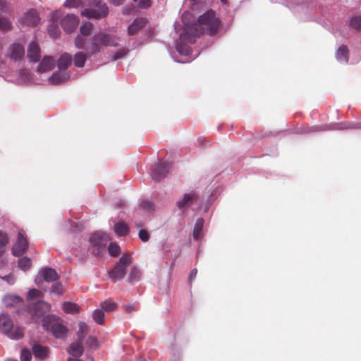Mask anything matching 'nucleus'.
<instances>
[{
    "instance_id": "nucleus-7",
    "label": "nucleus",
    "mask_w": 361,
    "mask_h": 361,
    "mask_svg": "<svg viewBox=\"0 0 361 361\" xmlns=\"http://www.w3.org/2000/svg\"><path fill=\"white\" fill-rule=\"evenodd\" d=\"M199 199L198 194L195 191L185 193L182 200L177 202L178 208L185 212L189 207L197 203Z\"/></svg>"
},
{
    "instance_id": "nucleus-14",
    "label": "nucleus",
    "mask_w": 361,
    "mask_h": 361,
    "mask_svg": "<svg viewBox=\"0 0 361 361\" xmlns=\"http://www.w3.org/2000/svg\"><path fill=\"white\" fill-rule=\"evenodd\" d=\"M27 57L29 58L30 61L37 62L39 61L41 55H40V49L37 43L35 42H32L27 48Z\"/></svg>"
},
{
    "instance_id": "nucleus-44",
    "label": "nucleus",
    "mask_w": 361,
    "mask_h": 361,
    "mask_svg": "<svg viewBox=\"0 0 361 361\" xmlns=\"http://www.w3.org/2000/svg\"><path fill=\"white\" fill-rule=\"evenodd\" d=\"M140 8H147L151 6V0H133Z\"/></svg>"
},
{
    "instance_id": "nucleus-55",
    "label": "nucleus",
    "mask_w": 361,
    "mask_h": 361,
    "mask_svg": "<svg viewBox=\"0 0 361 361\" xmlns=\"http://www.w3.org/2000/svg\"><path fill=\"white\" fill-rule=\"evenodd\" d=\"M8 299H12L14 302L19 301V300H20V298L17 297V296L8 297Z\"/></svg>"
},
{
    "instance_id": "nucleus-46",
    "label": "nucleus",
    "mask_w": 361,
    "mask_h": 361,
    "mask_svg": "<svg viewBox=\"0 0 361 361\" xmlns=\"http://www.w3.org/2000/svg\"><path fill=\"white\" fill-rule=\"evenodd\" d=\"M123 310L127 313H132L133 312L137 311L139 309V305L135 304H128L123 306Z\"/></svg>"
},
{
    "instance_id": "nucleus-11",
    "label": "nucleus",
    "mask_w": 361,
    "mask_h": 361,
    "mask_svg": "<svg viewBox=\"0 0 361 361\" xmlns=\"http://www.w3.org/2000/svg\"><path fill=\"white\" fill-rule=\"evenodd\" d=\"M9 57L16 61L23 58L25 55L24 47L18 43H14L9 47Z\"/></svg>"
},
{
    "instance_id": "nucleus-33",
    "label": "nucleus",
    "mask_w": 361,
    "mask_h": 361,
    "mask_svg": "<svg viewBox=\"0 0 361 361\" xmlns=\"http://www.w3.org/2000/svg\"><path fill=\"white\" fill-rule=\"evenodd\" d=\"M323 130L322 128L318 127V126H304L300 127L298 129V133L300 134H307V133H312L314 132L319 131Z\"/></svg>"
},
{
    "instance_id": "nucleus-21",
    "label": "nucleus",
    "mask_w": 361,
    "mask_h": 361,
    "mask_svg": "<svg viewBox=\"0 0 361 361\" xmlns=\"http://www.w3.org/2000/svg\"><path fill=\"white\" fill-rule=\"evenodd\" d=\"M83 351L84 348L82 343L79 342L78 340L76 343H72L68 349V353L75 357H80L82 355Z\"/></svg>"
},
{
    "instance_id": "nucleus-54",
    "label": "nucleus",
    "mask_w": 361,
    "mask_h": 361,
    "mask_svg": "<svg viewBox=\"0 0 361 361\" xmlns=\"http://www.w3.org/2000/svg\"><path fill=\"white\" fill-rule=\"evenodd\" d=\"M197 269H193L190 274V280L192 281L194 278H195L196 275H197Z\"/></svg>"
},
{
    "instance_id": "nucleus-10",
    "label": "nucleus",
    "mask_w": 361,
    "mask_h": 361,
    "mask_svg": "<svg viewBox=\"0 0 361 361\" xmlns=\"http://www.w3.org/2000/svg\"><path fill=\"white\" fill-rule=\"evenodd\" d=\"M79 18L74 15H67L61 21V26L65 32H72L78 27Z\"/></svg>"
},
{
    "instance_id": "nucleus-17",
    "label": "nucleus",
    "mask_w": 361,
    "mask_h": 361,
    "mask_svg": "<svg viewBox=\"0 0 361 361\" xmlns=\"http://www.w3.org/2000/svg\"><path fill=\"white\" fill-rule=\"evenodd\" d=\"M50 305L44 301H38L34 305L33 316L39 318L44 315V313L49 312Z\"/></svg>"
},
{
    "instance_id": "nucleus-3",
    "label": "nucleus",
    "mask_w": 361,
    "mask_h": 361,
    "mask_svg": "<svg viewBox=\"0 0 361 361\" xmlns=\"http://www.w3.org/2000/svg\"><path fill=\"white\" fill-rule=\"evenodd\" d=\"M133 263V258L129 253H124L119 260L114 264L113 268L109 271V278L116 282L123 279L126 274L127 268Z\"/></svg>"
},
{
    "instance_id": "nucleus-30",
    "label": "nucleus",
    "mask_w": 361,
    "mask_h": 361,
    "mask_svg": "<svg viewBox=\"0 0 361 361\" xmlns=\"http://www.w3.org/2000/svg\"><path fill=\"white\" fill-rule=\"evenodd\" d=\"M87 331H88L87 325L83 322H80L78 324V331L77 333L78 340L79 341V342L82 343L84 338H85V334Z\"/></svg>"
},
{
    "instance_id": "nucleus-60",
    "label": "nucleus",
    "mask_w": 361,
    "mask_h": 361,
    "mask_svg": "<svg viewBox=\"0 0 361 361\" xmlns=\"http://www.w3.org/2000/svg\"><path fill=\"white\" fill-rule=\"evenodd\" d=\"M26 71L25 70H22L21 71V73H23L24 72H25Z\"/></svg>"
},
{
    "instance_id": "nucleus-19",
    "label": "nucleus",
    "mask_w": 361,
    "mask_h": 361,
    "mask_svg": "<svg viewBox=\"0 0 361 361\" xmlns=\"http://www.w3.org/2000/svg\"><path fill=\"white\" fill-rule=\"evenodd\" d=\"M44 280L47 282H53L59 279V275L55 269L50 267H45L40 271Z\"/></svg>"
},
{
    "instance_id": "nucleus-5",
    "label": "nucleus",
    "mask_w": 361,
    "mask_h": 361,
    "mask_svg": "<svg viewBox=\"0 0 361 361\" xmlns=\"http://www.w3.org/2000/svg\"><path fill=\"white\" fill-rule=\"evenodd\" d=\"M109 237L106 233H94L90 238L92 246V252L95 255H99L106 247Z\"/></svg>"
},
{
    "instance_id": "nucleus-24",
    "label": "nucleus",
    "mask_w": 361,
    "mask_h": 361,
    "mask_svg": "<svg viewBox=\"0 0 361 361\" xmlns=\"http://www.w3.org/2000/svg\"><path fill=\"white\" fill-rule=\"evenodd\" d=\"M90 52V51H88ZM87 56H89V53L87 54L83 52H77L73 59L74 64L75 66L78 68H82L85 66V61L87 60Z\"/></svg>"
},
{
    "instance_id": "nucleus-52",
    "label": "nucleus",
    "mask_w": 361,
    "mask_h": 361,
    "mask_svg": "<svg viewBox=\"0 0 361 361\" xmlns=\"http://www.w3.org/2000/svg\"><path fill=\"white\" fill-rule=\"evenodd\" d=\"M2 279L6 281L9 284H13L15 282V277L13 275L5 276Z\"/></svg>"
},
{
    "instance_id": "nucleus-27",
    "label": "nucleus",
    "mask_w": 361,
    "mask_h": 361,
    "mask_svg": "<svg viewBox=\"0 0 361 361\" xmlns=\"http://www.w3.org/2000/svg\"><path fill=\"white\" fill-rule=\"evenodd\" d=\"M100 307L103 310H104L107 312H111L117 309L118 305L116 302L109 299V300H106L100 303Z\"/></svg>"
},
{
    "instance_id": "nucleus-15",
    "label": "nucleus",
    "mask_w": 361,
    "mask_h": 361,
    "mask_svg": "<svg viewBox=\"0 0 361 361\" xmlns=\"http://www.w3.org/2000/svg\"><path fill=\"white\" fill-rule=\"evenodd\" d=\"M51 331L56 338H65L68 333L67 328L59 322L54 323L51 326Z\"/></svg>"
},
{
    "instance_id": "nucleus-59",
    "label": "nucleus",
    "mask_w": 361,
    "mask_h": 361,
    "mask_svg": "<svg viewBox=\"0 0 361 361\" xmlns=\"http://www.w3.org/2000/svg\"><path fill=\"white\" fill-rule=\"evenodd\" d=\"M5 361H18L16 360H13V359H7Z\"/></svg>"
},
{
    "instance_id": "nucleus-48",
    "label": "nucleus",
    "mask_w": 361,
    "mask_h": 361,
    "mask_svg": "<svg viewBox=\"0 0 361 361\" xmlns=\"http://www.w3.org/2000/svg\"><path fill=\"white\" fill-rule=\"evenodd\" d=\"M86 343L90 348H97V339L94 336H89L86 341Z\"/></svg>"
},
{
    "instance_id": "nucleus-37",
    "label": "nucleus",
    "mask_w": 361,
    "mask_h": 361,
    "mask_svg": "<svg viewBox=\"0 0 361 361\" xmlns=\"http://www.w3.org/2000/svg\"><path fill=\"white\" fill-rule=\"evenodd\" d=\"M48 31L52 38H57L60 35L59 27L55 23H52L49 26Z\"/></svg>"
},
{
    "instance_id": "nucleus-50",
    "label": "nucleus",
    "mask_w": 361,
    "mask_h": 361,
    "mask_svg": "<svg viewBox=\"0 0 361 361\" xmlns=\"http://www.w3.org/2000/svg\"><path fill=\"white\" fill-rule=\"evenodd\" d=\"M126 54V51L124 49H121L117 51L113 56L112 60L116 61L118 59L123 58Z\"/></svg>"
},
{
    "instance_id": "nucleus-41",
    "label": "nucleus",
    "mask_w": 361,
    "mask_h": 361,
    "mask_svg": "<svg viewBox=\"0 0 361 361\" xmlns=\"http://www.w3.org/2000/svg\"><path fill=\"white\" fill-rule=\"evenodd\" d=\"M32 358V353L27 348H23L21 351L20 359L21 361H30Z\"/></svg>"
},
{
    "instance_id": "nucleus-43",
    "label": "nucleus",
    "mask_w": 361,
    "mask_h": 361,
    "mask_svg": "<svg viewBox=\"0 0 361 361\" xmlns=\"http://www.w3.org/2000/svg\"><path fill=\"white\" fill-rule=\"evenodd\" d=\"M141 207L146 212H152L154 210V204L151 201H145L142 203Z\"/></svg>"
},
{
    "instance_id": "nucleus-42",
    "label": "nucleus",
    "mask_w": 361,
    "mask_h": 361,
    "mask_svg": "<svg viewBox=\"0 0 361 361\" xmlns=\"http://www.w3.org/2000/svg\"><path fill=\"white\" fill-rule=\"evenodd\" d=\"M51 292L57 295H61L63 292V288L61 283H56L51 286Z\"/></svg>"
},
{
    "instance_id": "nucleus-6",
    "label": "nucleus",
    "mask_w": 361,
    "mask_h": 361,
    "mask_svg": "<svg viewBox=\"0 0 361 361\" xmlns=\"http://www.w3.org/2000/svg\"><path fill=\"white\" fill-rule=\"evenodd\" d=\"M109 13V8L105 3L99 2L95 8H87L81 12L82 16L87 18L99 19Z\"/></svg>"
},
{
    "instance_id": "nucleus-57",
    "label": "nucleus",
    "mask_w": 361,
    "mask_h": 361,
    "mask_svg": "<svg viewBox=\"0 0 361 361\" xmlns=\"http://www.w3.org/2000/svg\"><path fill=\"white\" fill-rule=\"evenodd\" d=\"M221 3L224 5L228 4V0H221Z\"/></svg>"
},
{
    "instance_id": "nucleus-58",
    "label": "nucleus",
    "mask_w": 361,
    "mask_h": 361,
    "mask_svg": "<svg viewBox=\"0 0 361 361\" xmlns=\"http://www.w3.org/2000/svg\"><path fill=\"white\" fill-rule=\"evenodd\" d=\"M56 14H57V13H54V14L53 15V18H54V20H57V19L56 18Z\"/></svg>"
},
{
    "instance_id": "nucleus-18",
    "label": "nucleus",
    "mask_w": 361,
    "mask_h": 361,
    "mask_svg": "<svg viewBox=\"0 0 361 361\" xmlns=\"http://www.w3.org/2000/svg\"><path fill=\"white\" fill-rule=\"evenodd\" d=\"M32 350L35 358L39 360H44L49 355V348L39 344H35L32 348Z\"/></svg>"
},
{
    "instance_id": "nucleus-29",
    "label": "nucleus",
    "mask_w": 361,
    "mask_h": 361,
    "mask_svg": "<svg viewBox=\"0 0 361 361\" xmlns=\"http://www.w3.org/2000/svg\"><path fill=\"white\" fill-rule=\"evenodd\" d=\"M63 309L66 313L75 314L80 311L79 306L75 303L66 302L63 305Z\"/></svg>"
},
{
    "instance_id": "nucleus-39",
    "label": "nucleus",
    "mask_w": 361,
    "mask_h": 361,
    "mask_svg": "<svg viewBox=\"0 0 361 361\" xmlns=\"http://www.w3.org/2000/svg\"><path fill=\"white\" fill-rule=\"evenodd\" d=\"M12 27L11 21L5 18H0V29L3 30H9Z\"/></svg>"
},
{
    "instance_id": "nucleus-20",
    "label": "nucleus",
    "mask_w": 361,
    "mask_h": 361,
    "mask_svg": "<svg viewBox=\"0 0 361 361\" xmlns=\"http://www.w3.org/2000/svg\"><path fill=\"white\" fill-rule=\"evenodd\" d=\"M70 75L65 71L60 70L53 73L49 80L52 84L56 85L62 82L67 81Z\"/></svg>"
},
{
    "instance_id": "nucleus-22",
    "label": "nucleus",
    "mask_w": 361,
    "mask_h": 361,
    "mask_svg": "<svg viewBox=\"0 0 361 361\" xmlns=\"http://www.w3.org/2000/svg\"><path fill=\"white\" fill-rule=\"evenodd\" d=\"M71 62L72 57L71 54L68 53L62 54L58 61V66L59 70L66 71L68 67L71 64Z\"/></svg>"
},
{
    "instance_id": "nucleus-45",
    "label": "nucleus",
    "mask_w": 361,
    "mask_h": 361,
    "mask_svg": "<svg viewBox=\"0 0 361 361\" xmlns=\"http://www.w3.org/2000/svg\"><path fill=\"white\" fill-rule=\"evenodd\" d=\"M361 128V126H360L359 125H353L352 123H341L339 124H338V127L336 128V129H339V130H341V129H350V128Z\"/></svg>"
},
{
    "instance_id": "nucleus-1",
    "label": "nucleus",
    "mask_w": 361,
    "mask_h": 361,
    "mask_svg": "<svg viewBox=\"0 0 361 361\" xmlns=\"http://www.w3.org/2000/svg\"><path fill=\"white\" fill-rule=\"evenodd\" d=\"M220 20L216 16L215 12L209 10L199 17L197 23L192 27V30L196 35L205 32L209 35H214L217 32Z\"/></svg>"
},
{
    "instance_id": "nucleus-23",
    "label": "nucleus",
    "mask_w": 361,
    "mask_h": 361,
    "mask_svg": "<svg viewBox=\"0 0 361 361\" xmlns=\"http://www.w3.org/2000/svg\"><path fill=\"white\" fill-rule=\"evenodd\" d=\"M336 58L340 62L347 63L348 61V49L345 45H341L336 52Z\"/></svg>"
},
{
    "instance_id": "nucleus-16",
    "label": "nucleus",
    "mask_w": 361,
    "mask_h": 361,
    "mask_svg": "<svg viewBox=\"0 0 361 361\" xmlns=\"http://www.w3.org/2000/svg\"><path fill=\"white\" fill-rule=\"evenodd\" d=\"M55 66V61L51 56H44L39 63L37 71L44 73L51 71Z\"/></svg>"
},
{
    "instance_id": "nucleus-36",
    "label": "nucleus",
    "mask_w": 361,
    "mask_h": 361,
    "mask_svg": "<svg viewBox=\"0 0 361 361\" xmlns=\"http://www.w3.org/2000/svg\"><path fill=\"white\" fill-rule=\"evenodd\" d=\"M109 253L112 257H116L121 252V247L115 243H111L108 247Z\"/></svg>"
},
{
    "instance_id": "nucleus-49",
    "label": "nucleus",
    "mask_w": 361,
    "mask_h": 361,
    "mask_svg": "<svg viewBox=\"0 0 361 361\" xmlns=\"http://www.w3.org/2000/svg\"><path fill=\"white\" fill-rule=\"evenodd\" d=\"M85 42V39L81 36H78L75 39V45L78 49L83 48Z\"/></svg>"
},
{
    "instance_id": "nucleus-51",
    "label": "nucleus",
    "mask_w": 361,
    "mask_h": 361,
    "mask_svg": "<svg viewBox=\"0 0 361 361\" xmlns=\"http://www.w3.org/2000/svg\"><path fill=\"white\" fill-rule=\"evenodd\" d=\"M139 238L143 242H147L149 240V233L146 230L141 229L139 232Z\"/></svg>"
},
{
    "instance_id": "nucleus-12",
    "label": "nucleus",
    "mask_w": 361,
    "mask_h": 361,
    "mask_svg": "<svg viewBox=\"0 0 361 361\" xmlns=\"http://www.w3.org/2000/svg\"><path fill=\"white\" fill-rule=\"evenodd\" d=\"M39 22V17L36 10L31 9L26 13L21 20V23L27 26L37 25Z\"/></svg>"
},
{
    "instance_id": "nucleus-25",
    "label": "nucleus",
    "mask_w": 361,
    "mask_h": 361,
    "mask_svg": "<svg viewBox=\"0 0 361 361\" xmlns=\"http://www.w3.org/2000/svg\"><path fill=\"white\" fill-rule=\"evenodd\" d=\"M141 279V271H140V269L136 267H133L130 272H129V274H128V283H136L137 281H139Z\"/></svg>"
},
{
    "instance_id": "nucleus-47",
    "label": "nucleus",
    "mask_w": 361,
    "mask_h": 361,
    "mask_svg": "<svg viewBox=\"0 0 361 361\" xmlns=\"http://www.w3.org/2000/svg\"><path fill=\"white\" fill-rule=\"evenodd\" d=\"M81 4V0H66L64 6L68 8L78 7Z\"/></svg>"
},
{
    "instance_id": "nucleus-34",
    "label": "nucleus",
    "mask_w": 361,
    "mask_h": 361,
    "mask_svg": "<svg viewBox=\"0 0 361 361\" xmlns=\"http://www.w3.org/2000/svg\"><path fill=\"white\" fill-rule=\"evenodd\" d=\"M93 25L90 22H85L80 27V33L84 36H87L90 34Z\"/></svg>"
},
{
    "instance_id": "nucleus-4",
    "label": "nucleus",
    "mask_w": 361,
    "mask_h": 361,
    "mask_svg": "<svg viewBox=\"0 0 361 361\" xmlns=\"http://www.w3.org/2000/svg\"><path fill=\"white\" fill-rule=\"evenodd\" d=\"M0 331L14 340L21 339L24 336L23 328L14 327L11 317L4 314L0 315Z\"/></svg>"
},
{
    "instance_id": "nucleus-38",
    "label": "nucleus",
    "mask_w": 361,
    "mask_h": 361,
    "mask_svg": "<svg viewBox=\"0 0 361 361\" xmlns=\"http://www.w3.org/2000/svg\"><path fill=\"white\" fill-rule=\"evenodd\" d=\"M350 25L355 30L361 29V18L358 16H354L351 18L350 20Z\"/></svg>"
},
{
    "instance_id": "nucleus-9",
    "label": "nucleus",
    "mask_w": 361,
    "mask_h": 361,
    "mask_svg": "<svg viewBox=\"0 0 361 361\" xmlns=\"http://www.w3.org/2000/svg\"><path fill=\"white\" fill-rule=\"evenodd\" d=\"M169 164L166 162H159L152 169L151 176L152 179L159 180L164 178L169 172Z\"/></svg>"
},
{
    "instance_id": "nucleus-26",
    "label": "nucleus",
    "mask_w": 361,
    "mask_h": 361,
    "mask_svg": "<svg viewBox=\"0 0 361 361\" xmlns=\"http://www.w3.org/2000/svg\"><path fill=\"white\" fill-rule=\"evenodd\" d=\"M114 231L119 236H125L129 232V227L124 222H118L114 226Z\"/></svg>"
},
{
    "instance_id": "nucleus-28",
    "label": "nucleus",
    "mask_w": 361,
    "mask_h": 361,
    "mask_svg": "<svg viewBox=\"0 0 361 361\" xmlns=\"http://www.w3.org/2000/svg\"><path fill=\"white\" fill-rule=\"evenodd\" d=\"M203 225H204V219H203L200 218L196 221V223L195 224L194 229H193V233H192L194 238L198 239L200 237L201 232H202V230L203 228Z\"/></svg>"
},
{
    "instance_id": "nucleus-35",
    "label": "nucleus",
    "mask_w": 361,
    "mask_h": 361,
    "mask_svg": "<svg viewBox=\"0 0 361 361\" xmlns=\"http://www.w3.org/2000/svg\"><path fill=\"white\" fill-rule=\"evenodd\" d=\"M18 265L21 269L25 271L31 267L32 261L28 257H23L19 259Z\"/></svg>"
},
{
    "instance_id": "nucleus-56",
    "label": "nucleus",
    "mask_w": 361,
    "mask_h": 361,
    "mask_svg": "<svg viewBox=\"0 0 361 361\" xmlns=\"http://www.w3.org/2000/svg\"><path fill=\"white\" fill-rule=\"evenodd\" d=\"M47 318H44V319H43V324H42V325H43V326H44L45 329H47Z\"/></svg>"
},
{
    "instance_id": "nucleus-53",
    "label": "nucleus",
    "mask_w": 361,
    "mask_h": 361,
    "mask_svg": "<svg viewBox=\"0 0 361 361\" xmlns=\"http://www.w3.org/2000/svg\"><path fill=\"white\" fill-rule=\"evenodd\" d=\"M111 4L115 6H119L122 4L125 0H108Z\"/></svg>"
},
{
    "instance_id": "nucleus-2",
    "label": "nucleus",
    "mask_w": 361,
    "mask_h": 361,
    "mask_svg": "<svg viewBox=\"0 0 361 361\" xmlns=\"http://www.w3.org/2000/svg\"><path fill=\"white\" fill-rule=\"evenodd\" d=\"M120 37L109 33L99 32L93 37L92 42L90 47L89 55L92 56L101 51L100 46L117 47Z\"/></svg>"
},
{
    "instance_id": "nucleus-31",
    "label": "nucleus",
    "mask_w": 361,
    "mask_h": 361,
    "mask_svg": "<svg viewBox=\"0 0 361 361\" xmlns=\"http://www.w3.org/2000/svg\"><path fill=\"white\" fill-rule=\"evenodd\" d=\"M92 318L97 324H98L99 325L104 324L105 315L103 312V310H99V309L95 310L93 312Z\"/></svg>"
},
{
    "instance_id": "nucleus-13",
    "label": "nucleus",
    "mask_w": 361,
    "mask_h": 361,
    "mask_svg": "<svg viewBox=\"0 0 361 361\" xmlns=\"http://www.w3.org/2000/svg\"><path fill=\"white\" fill-rule=\"evenodd\" d=\"M147 23L145 18H137L129 25L128 31L130 35H136L139 30L143 28Z\"/></svg>"
},
{
    "instance_id": "nucleus-32",
    "label": "nucleus",
    "mask_w": 361,
    "mask_h": 361,
    "mask_svg": "<svg viewBox=\"0 0 361 361\" xmlns=\"http://www.w3.org/2000/svg\"><path fill=\"white\" fill-rule=\"evenodd\" d=\"M8 242V238L6 233L0 231V255L6 251V247Z\"/></svg>"
},
{
    "instance_id": "nucleus-8",
    "label": "nucleus",
    "mask_w": 361,
    "mask_h": 361,
    "mask_svg": "<svg viewBox=\"0 0 361 361\" xmlns=\"http://www.w3.org/2000/svg\"><path fill=\"white\" fill-rule=\"evenodd\" d=\"M28 243L24 236L23 231H20L18 233L17 240L12 248L13 255L20 257L23 255L27 250Z\"/></svg>"
},
{
    "instance_id": "nucleus-40",
    "label": "nucleus",
    "mask_w": 361,
    "mask_h": 361,
    "mask_svg": "<svg viewBox=\"0 0 361 361\" xmlns=\"http://www.w3.org/2000/svg\"><path fill=\"white\" fill-rule=\"evenodd\" d=\"M42 295V293L40 290L33 288L30 289L27 293V300H32L36 298L40 297Z\"/></svg>"
}]
</instances>
